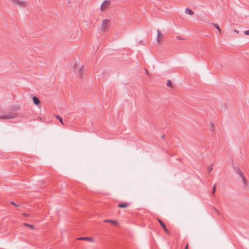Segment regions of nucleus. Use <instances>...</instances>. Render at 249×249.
Here are the masks:
<instances>
[{"label": "nucleus", "mask_w": 249, "mask_h": 249, "mask_svg": "<svg viewBox=\"0 0 249 249\" xmlns=\"http://www.w3.org/2000/svg\"><path fill=\"white\" fill-rule=\"evenodd\" d=\"M12 2L20 8H25L27 1L22 0H12Z\"/></svg>", "instance_id": "obj_1"}, {"label": "nucleus", "mask_w": 249, "mask_h": 249, "mask_svg": "<svg viewBox=\"0 0 249 249\" xmlns=\"http://www.w3.org/2000/svg\"><path fill=\"white\" fill-rule=\"evenodd\" d=\"M18 117V114L14 112H10L0 116V119H14Z\"/></svg>", "instance_id": "obj_2"}, {"label": "nucleus", "mask_w": 249, "mask_h": 249, "mask_svg": "<svg viewBox=\"0 0 249 249\" xmlns=\"http://www.w3.org/2000/svg\"><path fill=\"white\" fill-rule=\"evenodd\" d=\"M110 5V1L109 0H105L102 4L100 9L101 11H104L107 9Z\"/></svg>", "instance_id": "obj_3"}, {"label": "nucleus", "mask_w": 249, "mask_h": 249, "mask_svg": "<svg viewBox=\"0 0 249 249\" xmlns=\"http://www.w3.org/2000/svg\"><path fill=\"white\" fill-rule=\"evenodd\" d=\"M158 221L159 222L160 224V225L161 227L162 228V229L164 230V231L168 234H170V232L168 230V229L166 228L165 224L164 223L163 221H162L160 219L158 218Z\"/></svg>", "instance_id": "obj_4"}, {"label": "nucleus", "mask_w": 249, "mask_h": 249, "mask_svg": "<svg viewBox=\"0 0 249 249\" xmlns=\"http://www.w3.org/2000/svg\"><path fill=\"white\" fill-rule=\"evenodd\" d=\"M108 22V20L107 19H104L103 21L102 25V30H103V31L105 30Z\"/></svg>", "instance_id": "obj_5"}, {"label": "nucleus", "mask_w": 249, "mask_h": 249, "mask_svg": "<svg viewBox=\"0 0 249 249\" xmlns=\"http://www.w3.org/2000/svg\"><path fill=\"white\" fill-rule=\"evenodd\" d=\"M83 68L84 66L82 65L80 69L78 71V76L80 78H82L83 77V75L84 74V71L83 70Z\"/></svg>", "instance_id": "obj_6"}, {"label": "nucleus", "mask_w": 249, "mask_h": 249, "mask_svg": "<svg viewBox=\"0 0 249 249\" xmlns=\"http://www.w3.org/2000/svg\"><path fill=\"white\" fill-rule=\"evenodd\" d=\"M77 240H87L90 242H93V239L92 238L90 237H79L77 238Z\"/></svg>", "instance_id": "obj_7"}, {"label": "nucleus", "mask_w": 249, "mask_h": 249, "mask_svg": "<svg viewBox=\"0 0 249 249\" xmlns=\"http://www.w3.org/2000/svg\"><path fill=\"white\" fill-rule=\"evenodd\" d=\"M130 205L129 203H120L118 204V207L119 208H126Z\"/></svg>", "instance_id": "obj_8"}, {"label": "nucleus", "mask_w": 249, "mask_h": 249, "mask_svg": "<svg viewBox=\"0 0 249 249\" xmlns=\"http://www.w3.org/2000/svg\"><path fill=\"white\" fill-rule=\"evenodd\" d=\"M105 222H107L110 223L111 224H112L113 225H117L118 222L117 221L110 220V219H106L104 221Z\"/></svg>", "instance_id": "obj_9"}, {"label": "nucleus", "mask_w": 249, "mask_h": 249, "mask_svg": "<svg viewBox=\"0 0 249 249\" xmlns=\"http://www.w3.org/2000/svg\"><path fill=\"white\" fill-rule=\"evenodd\" d=\"M234 170L236 172L240 177L243 176V173L242 171L237 167L234 168Z\"/></svg>", "instance_id": "obj_10"}, {"label": "nucleus", "mask_w": 249, "mask_h": 249, "mask_svg": "<svg viewBox=\"0 0 249 249\" xmlns=\"http://www.w3.org/2000/svg\"><path fill=\"white\" fill-rule=\"evenodd\" d=\"M33 101L34 103L36 105H38L40 103V101H39V99L36 96L33 97Z\"/></svg>", "instance_id": "obj_11"}, {"label": "nucleus", "mask_w": 249, "mask_h": 249, "mask_svg": "<svg viewBox=\"0 0 249 249\" xmlns=\"http://www.w3.org/2000/svg\"><path fill=\"white\" fill-rule=\"evenodd\" d=\"M185 12L186 14H188L189 15H194V12L189 8H186Z\"/></svg>", "instance_id": "obj_12"}, {"label": "nucleus", "mask_w": 249, "mask_h": 249, "mask_svg": "<svg viewBox=\"0 0 249 249\" xmlns=\"http://www.w3.org/2000/svg\"><path fill=\"white\" fill-rule=\"evenodd\" d=\"M241 177L242 178V182L244 185L246 186L247 185H248V181L247 180V179H246L245 177L243 175V176H241Z\"/></svg>", "instance_id": "obj_13"}, {"label": "nucleus", "mask_w": 249, "mask_h": 249, "mask_svg": "<svg viewBox=\"0 0 249 249\" xmlns=\"http://www.w3.org/2000/svg\"><path fill=\"white\" fill-rule=\"evenodd\" d=\"M55 117L60 122V123L62 124H64V123H63V118L61 117H60V116H59L58 115H56L55 116Z\"/></svg>", "instance_id": "obj_14"}, {"label": "nucleus", "mask_w": 249, "mask_h": 249, "mask_svg": "<svg viewBox=\"0 0 249 249\" xmlns=\"http://www.w3.org/2000/svg\"><path fill=\"white\" fill-rule=\"evenodd\" d=\"M157 33L158 36L157 37V41L158 42H159L160 41V39H159V35H161V37H162V35L161 34V33L160 32L159 30L157 31Z\"/></svg>", "instance_id": "obj_15"}, {"label": "nucleus", "mask_w": 249, "mask_h": 249, "mask_svg": "<svg viewBox=\"0 0 249 249\" xmlns=\"http://www.w3.org/2000/svg\"><path fill=\"white\" fill-rule=\"evenodd\" d=\"M212 25H213V26L215 28H216V29L218 30V31H219V32H220V27H219V25H218L217 24L213 23H212Z\"/></svg>", "instance_id": "obj_16"}, {"label": "nucleus", "mask_w": 249, "mask_h": 249, "mask_svg": "<svg viewBox=\"0 0 249 249\" xmlns=\"http://www.w3.org/2000/svg\"><path fill=\"white\" fill-rule=\"evenodd\" d=\"M24 225L26 226V227H29L30 228H32V229H33L34 228V225H31V224H29L28 223H24Z\"/></svg>", "instance_id": "obj_17"}, {"label": "nucleus", "mask_w": 249, "mask_h": 249, "mask_svg": "<svg viewBox=\"0 0 249 249\" xmlns=\"http://www.w3.org/2000/svg\"><path fill=\"white\" fill-rule=\"evenodd\" d=\"M213 168L212 165L208 167V172L209 173H210L213 171Z\"/></svg>", "instance_id": "obj_18"}, {"label": "nucleus", "mask_w": 249, "mask_h": 249, "mask_svg": "<svg viewBox=\"0 0 249 249\" xmlns=\"http://www.w3.org/2000/svg\"><path fill=\"white\" fill-rule=\"evenodd\" d=\"M216 191V185H214L213 187V191L212 192V195L214 194Z\"/></svg>", "instance_id": "obj_19"}, {"label": "nucleus", "mask_w": 249, "mask_h": 249, "mask_svg": "<svg viewBox=\"0 0 249 249\" xmlns=\"http://www.w3.org/2000/svg\"><path fill=\"white\" fill-rule=\"evenodd\" d=\"M212 209L216 214H217V215L219 214V213L218 211L215 207H213Z\"/></svg>", "instance_id": "obj_20"}, {"label": "nucleus", "mask_w": 249, "mask_h": 249, "mask_svg": "<svg viewBox=\"0 0 249 249\" xmlns=\"http://www.w3.org/2000/svg\"><path fill=\"white\" fill-rule=\"evenodd\" d=\"M167 86L168 87H170V88L172 87V83H171V81L170 80L167 81Z\"/></svg>", "instance_id": "obj_21"}, {"label": "nucleus", "mask_w": 249, "mask_h": 249, "mask_svg": "<svg viewBox=\"0 0 249 249\" xmlns=\"http://www.w3.org/2000/svg\"><path fill=\"white\" fill-rule=\"evenodd\" d=\"M211 131H213L214 130V124L212 123H211V128H210Z\"/></svg>", "instance_id": "obj_22"}, {"label": "nucleus", "mask_w": 249, "mask_h": 249, "mask_svg": "<svg viewBox=\"0 0 249 249\" xmlns=\"http://www.w3.org/2000/svg\"><path fill=\"white\" fill-rule=\"evenodd\" d=\"M244 34L247 36H249V30H246L244 32Z\"/></svg>", "instance_id": "obj_23"}, {"label": "nucleus", "mask_w": 249, "mask_h": 249, "mask_svg": "<svg viewBox=\"0 0 249 249\" xmlns=\"http://www.w3.org/2000/svg\"><path fill=\"white\" fill-rule=\"evenodd\" d=\"M11 204H12V205H13V206H15V207H18V204H16V203H15V202H11Z\"/></svg>", "instance_id": "obj_24"}, {"label": "nucleus", "mask_w": 249, "mask_h": 249, "mask_svg": "<svg viewBox=\"0 0 249 249\" xmlns=\"http://www.w3.org/2000/svg\"><path fill=\"white\" fill-rule=\"evenodd\" d=\"M177 39H178V40H183V39L182 38H181L179 36H177Z\"/></svg>", "instance_id": "obj_25"}, {"label": "nucleus", "mask_w": 249, "mask_h": 249, "mask_svg": "<svg viewBox=\"0 0 249 249\" xmlns=\"http://www.w3.org/2000/svg\"><path fill=\"white\" fill-rule=\"evenodd\" d=\"M185 249H188V244H186Z\"/></svg>", "instance_id": "obj_26"}, {"label": "nucleus", "mask_w": 249, "mask_h": 249, "mask_svg": "<svg viewBox=\"0 0 249 249\" xmlns=\"http://www.w3.org/2000/svg\"><path fill=\"white\" fill-rule=\"evenodd\" d=\"M234 32L235 33H238V32H239V31H238V30H236V29H234Z\"/></svg>", "instance_id": "obj_27"}, {"label": "nucleus", "mask_w": 249, "mask_h": 249, "mask_svg": "<svg viewBox=\"0 0 249 249\" xmlns=\"http://www.w3.org/2000/svg\"><path fill=\"white\" fill-rule=\"evenodd\" d=\"M24 215L26 216H29V214H27V213H23V214Z\"/></svg>", "instance_id": "obj_28"}, {"label": "nucleus", "mask_w": 249, "mask_h": 249, "mask_svg": "<svg viewBox=\"0 0 249 249\" xmlns=\"http://www.w3.org/2000/svg\"><path fill=\"white\" fill-rule=\"evenodd\" d=\"M145 71H146V74L147 75H149L148 71L147 70L145 69Z\"/></svg>", "instance_id": "obj_29"}, {"label": "nucleus", "mask_w": 249, "mask_h": 249, "mask_svg": "<svg viewBox=\"0 0 249 249\" xmlns=\"http://www.w3.org/2000/svg\"><path fill=\"white\" fill-rule=\"evenodd\" d=\"M165 137V135H163L161 136V138L163 139Z\"/></svg>", "instance_id": "obj_30"}, {"label": "nucleus", "mask_w": 249, "mask_h": 249, "mask_svg": "<svg viewBox=\"0 0 249 249\" xmlns=\"http://www.w3.org/2000/svg\"><path fill=\"white\" fill-rule=\"evenodd\" d=\"M162 37H161V35H159V39H160V38H161Z\"/></svg>", "instance_id": "obj_31"}]
</instances>
